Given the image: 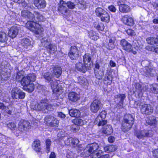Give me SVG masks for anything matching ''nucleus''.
<instances>
[{
  "label": "nucleus",
  "instance_id": "f257e3e1",
  "mask_svg": "<svg viewBox=\"0 0 158 158\" xmlns=\"http://www.w3.org/2000/svg\"><path fill=\"white\" fill-rule=\"evenodd\" d=\"M45 19L42 15L37 12L34 11L33 13L30 12V31L36 34L41 33L43 31V28L37 23L44 21Z\"/></svg>",
  "mask_w": 158,
  "mask_h": 158
},
{
  "label": "nucleus",
  "instance_id": "f03ea898",
  "mask_svg": "<svg viewBox=\"0 0 158 158\" xmlns=\"http://www.w3.org/2000/svg\"><path fill=\"white\" fill-rule=\"evenodd\" d=\"M98 147V145L96 143L90 144L88 147L87 148H89L88 149L89 153H91L90 154L91 158H107V155H102V151L99 150L98 152L96 151Z\"/></svg>",
  "mask_w": 158,
  "mask_h": 158
},
{
  "label": "nucleus",
  "instance_id": "7ed1b4c3",
  "mask_svg": "<svg viewBox=\"0 0 158 158\" xmlns=\"http://www.w3.org/2000/svg\"><path fill=\"white\" fill-rule=\"evenodd\" d=\"M47 101L42 100L37 106L36 105V102H34L31 103V107H30V108L33 110H41L44 112V113H46L48 110H52L54 109L53 106L51 104L47 103Z\"/></svg>",
  "mask_w": 158,
  "mask_h": 158
},
{
  "label": "nucleus",
  "instance_id": "20e7f679",
  "mask_svg": "<svg viewBox=\"0 0 158 158\" xmlns=\"http://www.w3.org/2000/svg\"><path fill=\"white\" fill-rule=\"evenodd\" d=\"M134 118L131 114L125 115L122 123V129L123 131L126 132L129 130L134 123Z\"/></svg>",
  "mask_w": 158,
  "mask_h": 158
},
{
  "label": "nucleus",
  "instance_id": "39448f33",
  "mask_svg": "<svg viewBox=\"0 0 158 158\" xmlns=\"http://www.w3.org/2000/svg\"><path fill=\"white\" fill-rule=\"evenodd\" d=\"M95 66L94 73L96 78L99 80L102 79L104 75L105 68L98 63H96Z\"/></svg>",
  "mask_w": 158,
  "mask_h": 158
},
{
  "label": "nucleus",
  "instance_id": "423d86ee",
  "mask_svg": "<svg viewBox=\"0 0 158 158\" xmlns=\"http://www.w3.org/2000/svg\"><path fill=\"white\" fill-rule=\"evenodd\" d=\"M11 96L14 99H23L25 96V94L17 88H13L11 90Z\"/></svg>",
  "mask_w": 158,
  "mask_h": 158
},
{
  "label": "nucleus",
  "instance_id": "0eeeda50",
  "mask_svg": "<svg viewBox=\"0 0 158 158\" xmlns=\"http://www.w3.org/2000/svg\"><path fill=\"white\" fill-rule=\"evenodd\" d=\"M44 120L46 124L52 127H57L59 123V121L56 118L50 115L46 116Z\"/></svg>",
  "mask_w": 158,
  "mask_h": 158
},
{
  "label": "nucleus",
  "instance_id": "6e6552de",
  "mask_svg": "<svg viewBox=\"0 0 158 158\" xmlns=\"http://www.w3.org/2000/svg\"><path fill=\"white\" fill-rule=\"evenodd\" d=\"M140 110L142 113L150 115L153 113V107L150 104H144L141 106Z\"/></svg>",
  "mask_w": 158,
  "mask_h": 158
},
{
  "label": "nucleus",
  "instance_id": "1a4fd4ad",
  "mask_svg": "<svg viewBox=\"0 0 158 158\" xmlns=\"http://www.w3.org/2000/svg\"><path fill=\"white\" fill-rule=\"evenodd\" d=\"M136 137L139 139H143L146 137H150L153 135L151 131H147L145 130L138 131L135 133Z\"/></svg>",
  "mask_w": 158,
  "mask_h": 158
},
{
  "label": "nucleus",
  "instance_id": "9d476101",
  "mask_svg": "<svg viewBox=\"0 0 158 158\" xmlns=\"http://www.w3.org/2000/svg\"><path fill=\"white\" fill-rule=\"evenodd\" d=\"M102 106V103L100 101L98 100H95L90 105V110L92 112L96 113L101 108Z\"/></svg>",
  "mask_w": 158,
  "mask_h": 158
},
{
  "label": "nucleus",
  "instance_id": "9b49d317",
  "mask_svg": "<svg viewBox=\"0 0 158 158\" xmlns=\"http://www.w3.org/2000/svg\"><path fill=\"white\" fill-rule=\"evenodd\" d=\"M66 3L63 0H60L58 3V10L62 14L65 15L68 12Z\"/></svg>",
  "mask_w": 158,
  "mask_h": 158
},
{
  "label": "nucleus",
  "instance_id": "f8f14e48",
  "mask_svg": "<svg viewBox=\"0 0 158 158\" xmlns=\"http://www.w3.org/2000/svg\"><path fill=\"white\" fill-rule=\"evenodd\" d=\"M77 48L75 46H71L69 55L70 58L73 60H75L78 58L79 54Z\"/></svg>",
  "mask_w": 158,
  "mask_h": 158
},
{
  "label": "nucleus",
  "instance_id": "ddd939ff",
  "mask_svg": "<svg viewBox=\"0 0 158 158\" xmlns=\"http://www.w3.org/2000/svg\"><path fill=\"white\" fill-rule=\"evenodd\" d=\"M122 21L124 24L128 26H132L134 24L133 18L128 15L123 16L122 18Z\"/></svg>",
  "mask_w": 158,
  "mask_h": 158
},
{
  "label": "nucleus",
  "instance_id": "4468645a",
  "mask_svg": "<svg viewBox=\"0 0 158 158\" xmlns=\"http://www.w3.org/2000/svg\"><path fill=\"white\" fill-rule=\"evenodd\" d=\"M33 3L38 9H44L46 6V3L44 0H33Z\"/></svg>",
  "mask_w": 158,
  "mask_h": 158
},
{
  "label": "nucleus",
  "instance_id": "2eb2a0df",
  "mask_svg": "<svg viewBox=\"0 0 158 158\" xmlns=\"http://www.w3.org/2000/svg\"><path fill=\"white\" fill-rule=\"evenodd\" d=\"M143 74L145 76H152L155 74V71L153 68L150 66H146L143 70Z\"/></svg>",
  "mask_w": 158,
  "mask_h": 158
},
{
  "label": "nucleus",
  "instance_id": "dca6fc26",
  "mask_svg": "<svg viewBox=\"0 0 158 158\" xmlns=\"http://www.w3.org/2000/svg\"><path fill=\"white\" fill-rule=\"evenodd\" d=\"M19 29L16 26H14L10 28L9 31L8 35L9 36L14 38L15 37L18 33Z\"/></svg>",
  "mask_w": 158,
  "mask_h": 158
},
{
  "label": "nucleus",
  "instance_id": "f3484780",
  "mask_svg": "<svg viewBox=\"0 0 158 158\" xmlns=\"http://www.w3.org/2000/svg\"><path fill=\"white\" fill-rule=\"evenodd\" d=\"M120 44L124 50L128 52H130L132 50L131 45L125 40H122L121 41Z\"/></svg>",
  "mask_w": 158,
  "mask_h": 158
},
{
  "label": "nucleus",
  "instance_id": "a211bd4d",
  "mask_svg": "<svg viewBox=\"0 0 158 158\" xmlns=\"http://www.w3.org/2000/svg\"><path fill=\"white\" fill-rule=\"evenodd\" d=\"M125 97V94H118L115 96V98H117L118 100H120L119 102L117 104V108L121 109L123 107V101Z\"/></svg>",
  "mask_w": 158,
  "mask_h": 158
},
{
  "label": "nucleus",
  "instance_id": "6ab92c4d",
  "mask_svg": "<svg viewBox=\"0 0 158 158\" xmlns=\"http://www.w3.org/2000/svg\"><path fill=\"white\" fill-rule=\"evenodd\" d=\"M68 98L71 101L75 102L79 99L80 95L75 92H71L69 94Z\"/></svg>",
  "mask_w": 158,
  "mask_h": 158
},
{
  "label": "nucleus",
  "instance_id": "aec40b11",
  "mask_svg": "<svg viewBox=\"0 0 158 158\" xmlns=\"http://www.w3.org/2000/svg\"><path fill=\"white\" fill-rule=\"evenodd\" d=\"M21 84L23 86V89H26L27 87L30 84V77L27 76L24 77L22 79ZM28 88H27L28 89Z\"/></svg>",
  "mask_w": 158,
  "mask_h": 158
},
{
  "label": "nucleus",
  "instance_id": "412c9836",
  "mask_svg": "<svg viewBox=\"0 0 158 158\" xmlns=\"http://www.w3.org/2000/svg\"><path fill=\"white\" fill-rule=\"evenodd\" d=\"M76 67L78 70L84 73L85 72L87 68L89 67V65H86L85 64L83 65L81 63L79 62L76 64Z\"/></svg>",
  "mask_w": 158,
  "mask_h": 158
},
{
  "label": "nucleus",
  "instance_id": "4be33fe9",
  "mask_svg": "<svg viewBox=\"0 0 158 158\" xmlns=\"http://www.w3.org/2000/svg\"><path fill=\"white\" fill-rule=\"evenodd\" d=\"M102 131L104 134L109 135L112 133L113 130L111 125H107L103 127Z\"/></svg>",
  "mask_w": 158,
  "mask_h": 158
},
{
  "label": "nucleus",
  "instance_id": "5701e85b",
  "mask_svg": "<svg viewBox=\"0 0 158 158\" xmlns=\"http://www.w3.org/2000/svg\"><path fill=\"white\" fill-rule=\"evenodd\" d=\"M29 123L26 121L21 120L19 124V128L26 130L28 126Z\"/></svg>",
  "mask_w": 158,
  "mask_h": 158
},
{
  "label": "nucleus",
  "instance_id": "b1692460",
  "mask_svg": "<svg viewBox=\"0 0 158 158\" xmlns=\"http://www.w3.org/2000/svg\"><path fill=\"white\" fill-rule=\"evenodd\" d=\"M146 41L148 44L152 45L158 46V42L157 38L153 37H149L147 38Z\"/></svg>",
  "mask_w": 158,
  "mask_h": 158
},
{
  "label": "nucleus",
  "instance_id": "393cba45",
  "mask_svg": "<svg viewBox=\"0 0 158 158\" xmlns=\"http://www.w3.org/2000/svg\"><path fill=\"white\" fill-rule=\"evenodd\" d=\"M119 11L123 13H127L130 10V7L126 5L121 4L119 6Z\"/></svg>",
  "mask_w": 158,
  "mask_h": 158
},
{
  "label": "nucleus",
  "instance_id": "a878e982",
  "mask_svg": "<svg viewBox=\"0 0 158 158\" xmlns=\"http://www.w3.org/2000/svg\"><path fill=\"white\" fill-rule=\"evenodd\" d=\"M51 86L54 93L59 91L60 89L58 86V81L55 80L53 82H51Z\"/></svg>",
  "mask_w": 158,
  "mask_h": 158
},
{
  "label": "nucleus",
  "instance_id": "bb28decb",
  "mask_svg": "<svg viewBox=\"0 0 158 158\" xmlns=\"http://www.w3.org/2000/svg\"><path fill=\"white\" fill-rule=\"evenodd\" d=\"M70 115L73 117H79L80 116V111L77 109H73L69 110Z\"/></svg>",
  "mask_w": 158,
  "mask_h": 158
},
{
  "label": "nucleus",
  "instance_id": "cd10ccee",
  "mask_svg": "<svg viewBox=\"0 0 158 158\" xmlns=\"http://www.w3.org/2000/svg\"><path fill=\"white\" fill-rule=\"evenodd\" d=\"M32 147L36 152H39L41 149L40 141L39 140L35 141L32 144Z\"/></svg>",
  "mask_w": 158,
  "mask_h": 158
},
{
  "label": "nucleus",
  "instance_id": "c85d7f7f",
  "mask_svg": "<svg viewBox=\"0 0 158 158\" xmlns=\"http://www.w3.org/2000/svg\"><path fill=\"white\" fill-rule=\"evenodd\" d=\"M62 72V69L60 67H55L53 70V74L54 77L58 78L60 77L61 75Z\"/></svg>",
  "mask_w": 158,
  "mask_h": 158
},
{
  "label": "nucleus",
  "instance_id": "c756f323",
  "mask_svg": "<svg viewBox=\"0 0 158 158\" xmlns=\"http://www.w3.org/2000/svg\"><path fill=\"white\" fill-rule=\"evenodd\" d=\"M8 38V36L7 34L4 31L0 32V42H5Z\"/></svg>",
  "mask_w": 158,
  "mask_h": 158
},
{
  "label": "nucleus",
  "instance_id": "7c9ffc66",
  "mask_svg": "<svg viewBox=\"0 0 158 158\" xmlns=\"http://www.w3.org/2000/svg\"><path fill=\"white\" fill-rule=\"evenodd\" d=\"M91 60V58L89 54H86L83 56V62L84 64L86 65H88L89 67L90 65V64H89V63Z\"/></svg>",
  "mask_w": 158,
  "mask_h": 158
},
{
  "label": "nucleus",
  "instance_id": "2f4dec72",
  "mask_svg": "<svg viewBox=\"0 0 158 158\" xmlns=\"http://www.w3.org/2000/svg\"><path fill=\"white\" fill-rule=\"evenodd\" d=\"M100 18L102 21L108 23L110 21V16L107 12H105Z\"/></svg>",
  "mask_w": 158,
  "mask_h": 158
},
{
  "label": "nucleus",
  "instance_id": "473e14b6",
  "mask_svg": "<svg viewBox=\"0 0 158 158\" xmlns=\"http://www.w3.org/2000/svg\"><path fill=\"white\" fill-rule=\"evenodd\" d=\"M117 148V147L114 145H111L104 148V150L106 152H112L114 151Z\"/></svg>",
  "mask_w": 158,
  "mask_h": 158
},
{
  "label": "nucleus",
  "instance_id": "72a5a7b5",
  "mask_svg": "<svg viewBox=\"0 0 158 158\" xmlns=\"http://www.w3.org/2000/svg\"><path fill=\"white\" fill-rule=\"evenodd\" d=\"M107 114L105 110H103L98 115L96 118V121H99L100 119H105Z\"/></svg>",
  "mask_w": 158,
  "mask_h": 158
},
{
  "label": "nucleus",
  "instance_id": "f704fd0d",
  "mask_svg": "<svg viewBox=\"0 0 158 158\" xmlns=\"http://www.w3.org/2000/svg\"><path fill=\"white\" fill-rule=\"evenodd\" d=\"M106 11L101 8L98 7L95 10V12L96 15L99 17H101Z\"/></svg>",
  "mask_w": 158,
  "mask_h": 158
},
{
  "label": "nucleus",
  "instance_id": "c9c22d12",
  "mask_svg": "<svg viewBox=\"0 0 158 158\" xmlns=\"http://www.w3.org/2000/svg\"><path fill=\"white\" fill-rule=\"evenodd\" d=\"M149 88L150 92H152L155 94L158 93V85L156 84H154L153 85H150Z\"/></svg>",
  "mask_w": 158,
  "mask_h": 158
},
{
  "label": "nucleus",
  "instance_id": "e433bc0d",
  "mask_svg": "<svg viewBox=\"0 0 158 158\" xmlns=\"http://www.w3.org/2000/svg\"><path fill=\"white\" fill-rule=\"evenodd\" d=\"M41 41L43 45L47 48L51 43L50 40L47 39L46 38H43Z\"/></svg>",
  "mask_w": 158,
  "mask_h": 158
},
{
  "label": "nucleus",
  "instance_id": "4c0bfd02",
  "mask_svg": "<svg viewBox=\"0 0 158 158\" xmlns=\"http://www.w3.org/2000/svg\"><path fill=\"white\" fill-rule=\"evenodd\" d=\"M89 34L90 38L93 40H97L99 38L98 34L94 31H91L89 33Z\"/></svg>",
  "mask_w": 158,
  "mask_h": 158
},
{
  "label": "nucleus",
  "instance_id": "58836bf2",
  "mask_svg": "<svg viewBox=\"0 0 158 158\" xmlns=\"http://www.w3.org/2000/svg\"><path fill=\"white\" fill-rule=\"evenodd\" d=\"M78 83L82 85H87L88 84L87 80L84 77H80L78 79Z\"/></svg>",
  "mask_w": 158,
  "mask_h": 158
},
{
  "label": "nucleus",
  "instance_id": "ea45409f",
  "mask_svg": "<svg viewBox=\"0 0 158 158\" xmlns=\"http://www.w3.org/2000/svg\"><path fill=\"white\" fill-rule=\"evenodd\" d=\"M24 72L23 71H20L17 74L16 79L17 81L21 82L22 79L23 77Z\"/></svg>",
  "mask_w": 158,
  "mask_h": 158
},
{
  "label": "nucleus",
  "instance_id": "a19ab883",
  "mask_svg": "<svg viewBox=\"0 0 158 158\" xmlns=\"http://www.w3.org/2000/svg\"><path fill=\"white\" fill-rule=\"evenodd\" d=\"M73 123L75 124L78 126L83 125L84 124V121L80 118H76L73 121Z\"/></svg>",
  "mask_w": 158,
  "mask_h": 158
},
{
  "label": "nucleus",
  "instance_id": "79ce46f5",
  "mask_svg": "<svg viewBox=\"0 0 158 158\" xmlns=\"http://www.w3.org/2000/svg\"><path fill=\"white\" fill-rule=\"evenodd\" d=\"M107 121L106 120L104 119H100L99 121H96V119L94 122V123L95 125L98 124V126H103L107 123Z\"/></svg>",
  "mask_w": 158,
  "mask_h": 158
},
{
  "label": "nucleus",
  "instance_id": "37998d69",
  "mask_svg": "<svg viewBox=\"0 0 158 158\" xmlns=\"http://www.w3.org/2000/svg\"><path fill=\"white\" fill-rule=\"evenodd\" d=\"M47 49H49L51 52L54 53L57 50V47L54 44H51L50 45L48 46Z\"/></svg>",
  "mask_w": 158,
  "mask_h": 158
},
{
  "label": "nucleus",
  "instance_id": "c03bdc74",
  "mask_svg": "<svg viewBox=\"0 0 158 158\" xmlns=\"http://www.w3.org/2000/svg\"><path fill=\"white\" fill-rule=\"evenodd\" d=\"M52 75L49 73H44V77L48 81H50L52 80Z\"/></svg>",
  "mask_w": 158,
  "mask_h": 158
},
{
  "label": "nucleus",
  "instance_id": "a18cd8bd",
  "mask_svg": "<svg viewBox=\"0 0 158 158\" xmlns=\"http://www.w3.org/2000/svg\"><path fill=\"white\" fill-rule=\"evenodd\" d=\"M51 143L50 139H48L46 141V148L47 153H48L50 151V146L51 144Z\"/></svg>",
  "mask_w": 158,
  "mask_h": 158
},
{
  "label": "nucleus",
  "instance_id": "49530a36",
  "mask_svg": "<svg viewBox=\"0 0 158 158\" xmlns=\"http://www.w3.org/2000/svg\"><path fill=\"white\" fill-rule=\"evenodd\" d=\"M69 141H71V143L73 145H77L79 143V141L77 138H70L68 139Z\"/></svg>",
  "mask_w": 158,
  "mask_h": 158
},
{
  "label": "nucleus",
  "instance_id": "de8ad7c7",
  "mask_svg": "<svg viewBox=\"0 0 158 158\" xmlns=\"http://www.w3.org/2000/svg\"><path fill=\"white\" fill-rule=\"evenodd\" d=\"M147 49L149 51L155 52L156 53H158V48L155 47L151 46L148 47Z\"/></svg>",
  "mask_w": 158,
  "mask_h": 158
},
{
  "label": "nucleus",
  "instance_id": "09e8293b",
  "mask_svg": "<svg viewBox=\"0 0 158 158\" xmlns=\"http://www.w3.org/2000/svg\"><path fill=\"white\" fill-rule=\"evenodd\" d=\"M5 111L9 114L11 115L12 112V108L11 106H9V107H6L4 109Z\"/></svg>",
  "mask_w": 158,
  "mask_h": 158
},
{
  "label": "nucleus",
  "instance_id": "8fccbe9b",
  "mask_svg": "<svg viewBox=\"0 0 158 158\" xmlns=\"http://www.w3.org/2000/svg\"><path fill=\"white\" fill-rule=\"evenodd\" d=\"M126 33L129 35L133 36L135 35L134 31L131 29H128L126 31Z\"/></svg>",
  "mask_w": 158,
  "mask_h": 158
},
{
  "label": "nucleus",
  "instance_id": "3c124183",
  "mask_svg": "<svg viewBox=\"0 0 158 158\" xmlns=\"http://www.w3.org/2000/svg\"><path fill=\"white\" fill-rule=\"evenodd\" d=\"M106 46L107 49L110 50H111L114 48V44H112V43H108L107 42V44H106Z\"/></svg>",
  "mask_w": 158,
  "mask_h": 158
},
{
  "label": "nucleus",
  "instance_id": "603ef678",
  "mask_svg": "<svg viewBox=\"0 0 158 158\" xmlns=\"http://www.w3.org/2000/svg\"><path fill=\"white\" fill-rule=\"evenodd\" d=\"M147 123L150 125L155 124L156 123V121L155 118H153L152 120H147Z\"/></svg>",
  "mask_w": 158,
  "mask_h": 158
},
{
  "label": "nucleus",
  "instance_id": "864d4df0",
  "mask_svg": "<svg viewBox=\"0 0 158 158\" xmlns=\"http://www.w3.org/2000/svg\"><path fill=\"white\" fill-rule=\"evenodd\" d=\"M66 6L70 9H73L74 8L75 5L72 2H69L66 3Z\"/></svg>",
  "mask_w": 158,
  "mask_h": 158
},
{
  "label": "nucleus",
  "instance_id": "5fc2aeb1",
  "mask_svg": "<svg viewBox=\"0 0 158 158\" xmlns=\"http://www.w3.org/2000/svg\"><path fill=\"white\" fill-rule=\"evenodd\" d=\"M108 9L111 11L113 12H115L116 10V8L113 5H111L109 6Z\"/></svg>",
  "mask_w": 158,
  "mask_h": 158
},
{
  "label": "nucleus",
  "instance_id": "6e6d98bb",
  "mask_svg": "<svg viewBox=\"0 0 158 158\" xmlns=\"http://www.w3.org/2000/svg\"><path fill=\"white\" fill-rule=\"evenodd\" d=\"M7 126L8 127L10 128L11 129L14 128L16 127V125L14 123H10L7 124Z\"/></svg>",
  "mask_w": 158,
  "mask_h": 158
},
{
  "label": "nucleus",
  "instance_id": "4d7b16f0",
  "mask_svg": "<svg viewBox=\"0 0 158 158\" xmlns=\"http://www.w3.org/2000/svg\"><path fill=\"white\" fill-rule=\"evenodd\" d=\"M152 152L153 156L156 158H158V149L154 150Z\"/></svg>",
  "mask_w": 158,
  "mask_h": 158
},
{
  "label": "nucleus",
  "instance_id": "13d9d810",
  "mask_svg": "<svg viewBox=\"0 0 158 158\" xmlns=\"http://www.w3.org/2000/svg\"><path fill=\"white\" fill-rule=\"evenodd\" d=\"M71 129L75 131H76L77 130H78L79 127L78 126H77V125L74 124L73 125H72L71 127Z\"/></svg>",
  "mask_w": 158,
  "mask_h": 158
},
{
  "label": "nucleus",
  "instance_id": "bf43d9fd",
  "mask_svg": "<svg viewBox=\"0 0 158 158\" xmlns=\"http://www.w3.org/2000/svg\"><path fill=\"white\" fill-rule=\"evenodd\" d=\"M96 28L98 30L102 31L104 29L103 26L102 24L98 25Z\"/></svg>",
  "mask_w": 158,
  "mask_h": 158
},
{
  "label": "nucleus",
  "instance_id": "052dcab7",
  "mask_svg": "<svg viewBox=\"0 0 158 158\" xmlns=\"http://www.w3.org/2000/svg\"><path fill=\"white\" fill-rule=\"evenodd\" d=\"M36 78V76L34 74H32L30 76V81H35Z\"/></svg>",
  "mask_w": 158,
  "mask_h": 158
},
{
  "label": "nucleus",
  "instance_id": "680f3d73",
  "mask_svg": "<svg viewBox=\"0 0 158 158\" xmlns=\"http://www.w3.org/2000/svg\"><path fill=\"white\" fill-rule=\"evenodd\" d=\"M114 138L113 136H110L108 138V141L110 143H112L114 141Z\"/></svg>",
  "mask_w": 158,
  "mask_h": 158
},
{
  "label": "nucleus",
  "instance_id": "e2e57ef3",
  "mask_svg": "<svg viewBox=\"0 0 158 158\" xmlns=\"http://www.w3.org/2000/svg\"><path fill=\"white\" fill-rule=\"evenodd\" d=\"M115 41V39L114 37H112L111 38H109L108 40V43H112V44H114V42Z\"/></svg>",
  "mask_w": 158,
  "mask_h": 158
},
{
  "label": "nucleus",
  "instance_id": "0e129e2a",
  "mask_svg": "<svg viewBox=\"0 0 158 158\" xmlns=\"http://www.w3.org/2000/svg\"><path fill=\"white\" fill-rule=\"evenodd\" d=\"M58 116L61 118H64L65 117V115L61 112L58 113Z\"/></svg>",
  "mask_w": 158,
  "mask_h": 158
},
{
  "label": "nucleus",
  "instance_id": "69168bd1",
  "mask_svg": "<svg viewBox=\"0 0 158 158\" xmlns=\"http://www.w3.org/2000/svg\"><path fill=\"white\" fill-rule=\"evenodd\" d=\"M56 155L55 153L53 152H52L50 155L49 158H56Z\"/></svg>",
  "mask_w": 158,
  "mask_h": 158
},
{
  "label": "nucleus",
  "instance_id": "338daca9",
  "mask_svg": "<svg viewBox=\"0 0 158 158\" xmlns=\"http://www.w3.org/2000/svg\"><path fill=\"white\" fill-rule=\"evenodd\" d=\"M34 89V84L33 83H30V92L32 91Z\"/></svg>",
  "mask_w": 158,
  "mask_h": 158
},
{
  "label": "nucleus",
  "instance_id": "774afa93",
  "mask_svg": "<svg viewBox=\"0 0 158 158\" xmlns=\"http://www.w3.org/2000/svg\"><path fill=\"white\" fill-rule=\"evenodd\" d=\"M5 106L4 104L2 103H0V109L2 110H4L5 108Z\"/></svg>",
  "mask_w": 158,
  "mask_h": 158
}]
</instances>
